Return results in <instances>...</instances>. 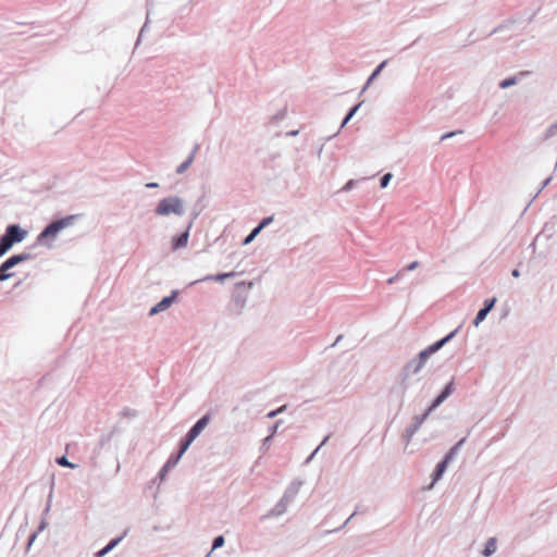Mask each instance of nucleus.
Here are the masks:
<instances>
[{
	"mask_svg": "<svg viewBox=\"0 0 557 557\" xmlns=\"http://www.w3.org/2000/svg\"><path fill=\"white\" fill-rule=\"evenodd\" d=\"M457 330L448 334L443 339L432 344L431 346L422 350L417 359H413L407 363V366L405 367L406 374L409 375L419 373L421 369L424 367L430 356L436 352L438 349H441L449 339H451L455 336Z\"/></svg>",
	"mask_w": 557,
	"mask_h": 557,
	"instance_id": "f257e3e1",
	"label": "nucleus"
},
{
	"mask_svg": "<svg viewBox=\"0 0 557 557\" xmlns=\"http://www.w3.org/2000/svg\"><path fill=\"white\" fill-rule=\"evenodd\" d=\"M24 233L17 225H9L5 234L0 238V257L3 256L14 243L23 239Z\"/></svg>",
	"mask_w": 557,
	"mask_h": 557,
	"instance_id": "f03ea898",
	"label": "nucleus"
},
{
	"mask_svg": "<svg viewBox=\"0 0 557 557\" xmlns=\"http://www.w3.org/2000/svg\"><path fill=\"white\" fill-rule=\"evenodd\" d=\"M156 213L158 215H169L171 213L181 215L183 213L181 199L177 197L162 199L156 209Z\"/></svg>",
	"mask_w": 557,
	"mask_h": 557,
	"instance_id": "7ed1b4c3",
	"label": "nucleus"
},
{
	"mask_svg": "<svg viewBox=\"0 0 557 557\" xmlns=\"http://www.w3.org/2000/svg\"><path fill=\"white\" fill-rule=\"evenodd\" d=\"M209 422V416L202 417L200 420L196 422V424L189 430L186 435L185 441L183 442L180 453L176 459L181 458V456L187 450L191 442L200 434V432L207 426Z\"/></svg>",
	"mask_w": 557,
	"mask_h": 557,
	"instance_id": "20e7f679",
	"label": "nucleus"
},
{
	"mask_svg": "<svg viewBox=\"0 0 557 557\" xmlns=\"http://www.w3.org/2000/svg\"><path fill=\"white\" fill-rule=\"evenodd\" d=\"M73 219L71 215L49 224L39 235V239L54 238L61 230L72 224Z\"/></svg>",
	"mask_w": 557,
	"mask_h": 557,
	"instance_id": "39448f33",
	"label": "nucleus"
},
{
	"mask_svg": "<svg viewBox=\"0 0 557 557\" xmlns=\"http://www.w3.org/2000/svg\"><path fill=\"white\" fill-rule=\"evenodd\" d=\"M28 259L27 255H14L0 265V282L9 280L13 276L10 270L16 264Z\"/></svg>",
	"mask_w": 557,
	"mask_h": 557,
	"instance_id": "423d86ee",
	"label": "nucleus"
},
{
	"mask_svg": "<svg viewBox=\"0 0 557 557\" xmlns=\"http://www.w3.org/2000/svg\"><path fill=\"white\" fill-rule=\"evenodd\" d=\"M463 442L460 441L454 448L450 449V451L446 455L445 459L443 461H441L437 466H436V469H435V472H434V482L437 481L442 475L443 473L445 472L446 470V467L449 462V460L453 458L457 447Z\"/></svg>",
	"mask_w": 557,
	"mask_h": 557,
	"instance_id": "0eeeda50",
	"label": "nucleus"
},
{
	"mask_svg": "<svg viewBox=\"0 0 557 557\" xmlns=\"http://www.w3.org/2000/svg\"><path fill=\"white\" fill-rule=\"evenodd\" d=\"M175 298V294H173L170 297H164L160 302H158L154 307L150 310V315L157 314L165 309H168L171 304L173 302Z\"/></svg>",
	"mask_w": 557,
	"mask_h": 557,
	"instance_id": "6e6552de",
	"label": "nucleus"
},
{
	"mask_svg": "<svg viewBox=\"0 0 557 557\" xmlns=\"http://www.w3.org/2000/svg\"><path fill=\"white\" fill-rule=\"evenodd\" d=\"M453 392V383L450 382L445 389L434 399L433 404L429 408V411L434 410L438 407Z\"/></svg>",
	"mask_w": 557,
	"mask_h": 557,
	"instance_id": "1a4fd4ad",
	"label": "nucleus"
},
{
	"mask_svg": "<svg viewBox=\"0 0 557 557\" xmlns=\"http://www.w3.org/2000/svg\"><path fill=\"white\" fill-rule=\"evenodd\" d=\"M189 239V231L187 230L183 234H181L177 237H174L172 240V249L176 250L180 248H184L187 246Z\"/></svg>",
	"mask_w": 557,
	"mask_h": 557,
	"instance_id": "9d476101",
	"label": "nucleus"
},
{
	"mask_svg": "<svg viewBox=\"0 0 557 557\" xmlns=\"http://www.w3.org/2000/svg\"><path fill=\"white\" fill-rule=\"evenodd\" d=\"M272 216L263 219L262 222L256 228H253L252 232L246 237L244 244H249L261 232L263 227H265L268 224L272 222Z\"/></svg>",
	"mask_w": 557,
	"mask_h": 557,
	"instance_id": "9b49d317",
	"label": "nucleus"
},
{
	"mask_svg": "<svg viewBox=\"0 0 557 557\" xmlns=\"http://www.w3.org/2000/svg\"><path fill=\"white\" fill-rule=\"evenodd\" d=\"M120 541H121V537L113 539L106 547H103L102 549H100L97 553V557H102L106 554H108L110 550H112L120 543Z\"/></svg>",
	"mask_w": 557,
	"mask_h": 557,
	"instance_id": "f8f14e48",
	"label": "nucleus"
},
{
	"mask_svg": "<svg viewBox=\"0 0 557 557\" xmlns=\"http://www.w3.org/2000/svg\"><path fill=\"white\" fill-rule=\"evenodd\" d=\"M495 550H496V539L491 537V539L487 541L486 545H485V548H484V550H483V555H484V556H486V557H488V556H491L492 554H494V553H495Z\"/></svg>",
	"mask_w": 557,
	"mask_h": 557,
	"instance_id": "ddd939ff",
	"label": "nucleus"
},
{
	"mask_svg": "<svg viewBox=\"0 0 557 557\" xmlns=\"http://www.w3.org/2000/svg\"><path fill=\"white\" fill-rule=\"evenodd\" d=\"M487 313H488V312L482 308V309L478 312V314H476V317H475V319H474V321H473V324H474L475 326H478V325H479V324H480V323L485 319V317L487 315Z\"/></svg>",
	"mask_w": 557,
	"mask_h": 557,
	"instance_id": "4468645a",
	"label": "nucleus"
},
{
	"mask_svg": "<svg viewBox=\"0 0 557 557\" xmlns=\"http://www.w3.org/2000/svg\"><path fill=\"white\" fill-rule=\"evenodd\" d=\"M555 135H557V122L547 128L544 135V139H548L549 137H553Z\"/></svg>",
	"mask_w": 557,
	"mask_h": 557,
	"instance_id": "2eb2a0df",
	"label": "nucleus"
},
{
	"mask_svg": "<svg viewBox=\"0 0 557 557\" xmlns=\"http://www.w3.org/2000/svg\"><path fill=\"white\" fill-rule=\"evenodd\" d=\"M360 107V103L355 106L349 112L348 114L346 115V117L344 119L343 121V124L342 126L346 125L348 123V121L355 115V113L357 112V110L359 109Z\"/></svg>",
	"mask_w": 557,
	"mask_h": 557,
	"instance_id": "dca6fc26",
	"label": "nucleus"
},
{
	"mask_svg": "<svg viewBox=\"0 0 557 557\" xmlns=\"http://www.w3.org/2000/svg\"><path fill=\"white\" fill-rule=\"evenodd\" d=\"M233 275H234L233 272H231V273H222V274H218L215 276H208L206 280L223 281L226 277H232Z\"/></svg>",
	"mask_w": 557,
	"mask_h": 557,
	"instance_id": "f3484780",
	"label": "nucleus"
},
{
	"mask_svg": "<svg viewBox=\"0 0 557 557\" xmlns=\"http://www.w3.org/2000/svg\"><path fill=\"white\" fill-rule=\"evenodd\" d=\"M517 83L516 78L515 77H510V78H506L504 79L500 84H499V87L505 89L509 86H512Z\"/></svg>",
	"mask_w": 557,
	"mask_h": 557,
	"instance_id": "a211bd4d",
	"label": "nucleus"
},
{
	"mask_svg": "<svg viewBox=\"0 0 557 557\" xmlns=\"http://www.w3.org/2000/svg\"><path fill=\"white\" fill-rule=\"evenodd\" d=\"M496 304V298L486 299L484 302V310L490 312Z\"/></svg>",
	"mask_w": 557,
	"mask_h": 557,
	"instance_id": "6ab92c4d",
	"label": "nucleus"
},
{
	"mask_svg": "<svg viewBox=\"0 0 557 557\" xmlns=\"http://www.w3.org/2000/svg\"><path fill=\"white\" fill-rule=\"evenodd\" d=\"M57 462L62 467L74 468L75 466L71 463L64 456L57 459Z\"/></svg>",
	"mask_w": 557,
	"mask_h": 557,
	"instance_id": "aec40b11",
	"label": "nucleus"
},
{
	"mask_svg": "<svg viewBox=\"0 0 557 557\" xmlns=\"http://www.w3.org/2000/svg\"><path fill=\"white\" fill-rule=\"evenodd\" d=\"M193 162V157H190L188 160H186L185 162H183L178 168H177V173H183L189 165L190 163Z\"/></svg>",
	"mask_w": 557,
	"mask_h": 557,
	"instance_id": "412c9836",
	"label": "nucleus"
},
{
	"mask_svg": "<svg viewBox=\"0 0 557 557\" xmlns=\"http://www.w3.org/2000/svg\"><path fill=\"white\" fill-rule=\"evenodd\" d=\"M224 544V537L222 535L214 539L212 549H216Z\"/></svg>",
	"mask_w": 557,
	"mask_h": 557,
	"instance_id": "4be33fe9",
	"label": "nucleus"
},
{
	"mask_svg": "<svg viewBox=\"0 0 557 557\" xmlns=\"http://www.w3.org/2000/svg\"><path fill=\"white\" fill-rule=\"evenodd\" d=\"M391 178H392L391 173L383 175V177L381 178V187L385 188L387 186L388 182L391 181Z\"/></svg>",
	"mask_w": 557,
	"mask_h": 557,
	"instance_id": "5701e85b",
	"label": "nucleus"
},
{
	"mask_svg": "<svg viewBox=\"0 0 557 557\" xmlns=\"http://www.w3.org/2000/svg\"><path fill=\"white\" fill-rule=\"evenodd\" d=\"M385 65V62L381 63L376 70L372 73V75L370 76L369 78V83L375 77L377 76V74H380L381 70L383 69V66Z\"/></svg>",
	"mask_w": 557,
	"mask_h": 557,
	"instance_id": "b1692460",
	"label": "nucleus"
},
{
	"mask_svg": "<svg viewBox=\"0 0 557 557\" xmlns=\"http://www.w3.org/2000/svg\"><path fill=\"white\" fill-rule=\"evenodd\" d=\"M385 65V62L381 63L376 70L372 73V75L370 76L369 78V83L375 77L377 76V74H380L381 70L383 69V66Z\"/></svg>",
	"mask_w": 557,
	"mask_h": 557,
	"instance_id": "393cba45",
	"label": "nucleus"
},
{
	"mask_svg": "<svg viewBox=\"0 0 557 557\" xmlns=\"http://www.w3.org/2000/svg\"><path fill=\"white\" fill-rule=\"evenodd\" d=\"M419 265V262L418 261H413L411 263H409L408 265H406V268L404 269L405 271H412L414 269H417Z\"/></svg>",
	"mask_w": 557,
	"mask_h": 557,
	"instance_id": "a878e982",
	"label": "nucleus"
},
{
	"mask_svg": "<svg viewBox=\"0 0 557 557\" xmlns=\"http://www.w3.org/2000/svg\"><path fill=\"white\" fill-rule=\"evenodd\" d=\"M454 135H455V133H448V134L443 135L441 139H442V140H445V139H447V138H449V137L454 136Z\"/></svg>",
	"mask_w": 557,
	"mask_h": 557,
	"instance_id": "bb28decb",
	"label": "nucleus"
},
{
	"mask_svg": "<svg viewBox=\"0 0 557 557\" xmlns=\"http://www.w3.org/2000/svg\"><path fill=\"white\" fill-rule=\"evenodd\" d=\"M511 274H512L513 277H519L520 276V272L517 269H515Z\"/></svg>",
	"mask_w": 557,
	"mask_h": 557,
	"instance_id": "cd10ccee",
	"label": "nucleus"
},
{
	"mask_svg": "<svg viewBox=\"0 0 557 557\" xmlns=\"http://www.w3.org/2000/svg\"><path fill=\"white\" fill-rule=\"evenodd\" d=\"M398 276H399V275L397 274L396 276H393V277L388 278V280H387V283H388V284H393V283L396 281V278H397Z\"/></svg>",
	"mask_w": 557,
	"mask_h": 557,
	"instance_id": "c85d7f7f",
	"label": "nucleus"
},
{
	"mask_svg": "<svg viewBox=\"0 0 557 557\" xmlns=\"http://www.w3.org/2000/svg\"><path fill=\"white\" fill-rule=\"evenodd\" d=\"M276 412L277 411H271V412L268 413V417L269 418H273V417H275Z\"/></svg>",
	"mask_w": 557,
	"mask_h": 557,
	"instance_id": "c756f323",
	"label": "nucleus"
},
{
	"mask_svg": "<svg viewBox=\"0 0 557 557\" xmlns=\"http://www.w3.org/2000/svg\"><path fill=\"white\" fill-rule=\"evenodd\" d=\"M147 187H149V188L157 187V184L156 183H149V184H147Z\"/></svg>",
	"mask_w": 557,
	"mask_h": 557,
	"instance_id": "7c9ffc66",
	"label": "nucleus"
}]
</instances>
